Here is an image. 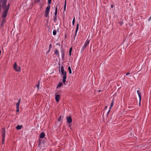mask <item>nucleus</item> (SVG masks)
Segmentation results:
<instances>
[{
  "label": "nucleus",
  "mask_w": 151,
  "mask_h": 151,
  "mask_svg": "<svg viewBox=\"0 0 151 151\" xmlns=\"http://www.w3.org/2000/svg\"><path fill=\"white\" fill-rule=\"evenodd\" d=\"M20 102V99H19L17 103L16 104V108H17V112H18L19 111V104Z\"/></svg>",
  "instance_id": "obj_7"
},
{
  "label": "nucleus",
  "mask_w": 151,
  "mask_h": 151,
  "mask_svg": "<svg viewBox=\"0 0 151 151\" xmlns=\"http://www.w3.org/2000/svg\"><path fill=\"white\" fill-rule=\"evenodd\" d=\"M62 83L61 82H60L58 84V86H57V88H58L59 87H60L62 85Z\"/></svg>",
  "instance_id": "obj_16"
},
{
  "label": "nucleus",
  "mask_w": 151,
  "mask_h": 151,
  "mask_svg": "<svg viewBox=\"0 0 151 151\" xmlns=\"http://www.w3.org/2000/svg\"><path fill=\"white\" fill-rule=\"evenodd\" d=\"M75 17H74L73 19V22H72L73 25H74V24H75Z\"/></svg>",
  "instance_id": "obj_22"
},
{
  "label": "nucleus",
  "mask_w": 151,
  "mask_h": 151,
  "mask_svg": "<svg viewBox=\"0 0 151 151\" xmlns=\"http://www.w3.org/2000/svg\"><path fill=\"white\" fill-rule=\"evenodd\" d=\"M49 13V11H45V16L46 17H47L48 16V15Z\"/></svg>",
  "instance_id": "obj_13"
},
{
  "label": "nucleus",
  "mask_w": 151,
  "mask_h": 151,
  "mask_svg": "<svg viewBox=\"0 0 151 151\" xmlns=\"http://www.w3.org/2000/svg\"><path fill=\"white\" fill-rule=\"evenodd\" d=\"M67 121L69 123H70L72 122V120L70 116H68L66 118Z\"/></svg>",
  "instance_id": "obj_9"
},
{
  "label": "nucleus",
  "mask_w": 151,
  "mask_h": 151,
  "mask_svg": "<svg viewBox=\"0 0 151 151\" xmlns=\"http://www.w3.org/2000/svg\"><path fill=\"white\" fill-rule=\"evenodd\" d=\"M13 68L14 70L17 72H19L21 71V69L20 67L17 65V63L15 62L13 65Z\"/></svg>",
  "instance_id": "obj_3"
},
{
  "label": "nucleus",
  "mask_w": 151,
  "mask_h": 151,
  "mask_svg": "<svg viewBox=\"0 0 151 151\" xmlns=\"http://www.w3.org/2000/svg\"><path fill=\"white\" fill-rule=\"evenodd\" d=\"M57 7H56V8L55 13V16H56V15H57Z\"/></svg>",
  "instance_id": "obj_23"
},
{
  "label": "nucleus",
  "mask_w": 151,
  "mask_h": 151,
  "mask_svg": "<svg viewBox=\"0 0 151 151\" xmlns=\"http://www.w3.org/2000/svg\"><path fill=\"white\" fill-rule=\"evenodd\" d=\"M22 125H18L17 127H16V128L18 130L20 129H22Z\"/></svg>",
  "instance_id": "obj_12"
},
{
  "label": "nucleus",
  "mask_w": 151,
  "mask_h": 151,
  "mask_svg": "<svg viewBox=\"0 0 151 151\" xmlns=\"http://www.w3.org/2000/svg\"><path fill=\"white\" fill-rule=\"evenodd\" d=\"M66 1H65V4L64 6V9L65 10V9H66Z\"/></svg>",
  "instance_id": "obj_26"
},
{
  "label": "nucleus",
  "mask_w": 151,
  "mask_h": 151,
  "mask_svg": "<svg viewBox=\"0 0 151 151\" xmlns=\"http://www.w3.org/2000/svg\"><path fill=\"white\" fill-rule=\"evenodd\" d=\"M51 0H48V2L49 4H50L51 3Z\"/></svg>",
  "instance_id": "obj_28"
},
{
  "label": "nucleus",
  "mask_w": 151,
  "mask_h": 151,
  "mask_svg": "<svg viewBox=\"0 0 151 151\" xmlns=\"http://www.w3.org/2000/svg\"><path fill=\"white\" fill-rule=\"evenodd\" d=\"M114 103V101L113 100L111 102V104L110 105V109H111L113 106V104Z\"/></svg>",
  "instance_id": "obj_17"
},
{
  "label": "nucleus",
  "mask_w": 151,
  "mask_h": 151,
  "mask_svg": "<svg viewBox=\"0 0 151 151\" xmlns=\"http://www.w3.org/2000/svg\"><path fill=\"white\" fill-rule=\"evenodd\" d=\"M45 136V133L43 132H42L40 135V137L41 138H43Z\"/></svg>",
  "instance_id": "obj_11"
},
{
  "label": "nucleus",
  "mask_w": 151,
  "mask_h": 151,
  "mask_svg": "<svg viewBox=\"0 0 151 151\" xmlns=\"http://www.w3.org/2000/svg\"><path fill=\"white\" fill-rule=\"evenodd\" d=\"M78 26H79V24H77V27H76V34H75V36L76 35V34H77V31L78 30Z\"/></svg>",
  "instance_id": "obj_15"
},
{
  "label": "nucleus",
  "mask_w": 151,
  "mask_h": 151,
  "mask_svg": "<svg viewBox=\"0 0 151 151\" xmlns=\"http://www.w3.org/2000/svg\"><path fill=\"white\" fill-rule=\"evenodd\" d=\"M2 132V144H4V138L5 136V130L4 128H3L1 130Z\"/></svg>",
  "instance_id": "obj_4"
},
{
  "label": "nucleus",
  "mask_w": 151,
  "mask_h": 151,
  "mask_svg": "<svg viewBox=\"0 0 151 151\" xmlns=\"http://www.w3.org/2000/svg\"><path fill=\"white\" fill-rule=\"evenodd\" d=\"M9 9V7L7 5V6H6V7L5 8V9H4V10L3 13L2 14V17L3 18H4L5 17Z\"/></svg>",
  "instance_id": "obj_2"
},
{
  "label": "nucleus",
  "mask_w": 151,
  "mask_h": 151,
  "mask_svg": "<svg viewBox=\"0 0 151 151\" xmlns=\"http://www.w3.org/2000/svg\"><path fill=\"white\" fill-rule=\"evenodd\" d=\"M68 70L69 71V74H71V73H72L71 70V68L70 66H69L68 67Z\"/></svg>",
  "instance_id": "obj_18"
},
{
  "label": "nucleus",
  "mask_w": 151,
  "mask_h": 151,
  "mask_svg": "<svg viewBox=\"0 0 151 151\" xmlns=\"http://www.w3.org/2000/svg\"><path fill=\"white\" fill-rule=\"evenodd\" d=\"M89 43V40H87L85 42L84 45L83 46L81 50L83 51L84 50L86 47L88 45Z\"/></svg>",
  "instance_id": "obj_6"
},
{
  "label": "nucleus",
  "mask_w": 151,
  "mask_h": 151,
  "mask_svg": "<svg viewBox=\"0 0 151 151\" xmlns=\"http://www.w3.org/2000/svg\"><path fill=\"white\" fill-rule=\"evenodd\" d=\"M72 50V47H71L70 48V50L69 51V55L70 56L71 55V53Z\"/></svg>",
  "instance_id": "obj_19"
},
{
  "label": "nucleus",
  "mask_w": 151,
  "mask_h": 151,
  "mask_svg": "<svg viewBox=\"0 0 151 151\" xmlns=\"http://www.w3.org/2000/svg\"><path fill=\"white\" fill-rule=\"evenodd\" d=\"M61 116H60L59 118H58V122H59L60 119H61Z\"/></svg>",
  "instance_id": "obj_27"
},
{
  "label": "nucleus",
  "mask_w": 151,
  "mask_h": 151,
  "mask_svg": "<svg viewBox=\"0 0 151 151\" xmlns=\"http://www.w3.org/2000/svg\"><path fill=\"white\" fill-rule=\"evenodd\" d=\"M6 0H1L0 1V4L2 5V7L4 9H5L6 6H4L6 4Z\"/></svg>",
  "instance_id": "obj_5"
},
{
  "label": "nucleus",
  "mask_w": 151,
  "mask_h": 151,
  "mask_svg": "<svg viewBox=\"0 0 151 151\" xmlns=\"http://www.w3.org/2000/svg\"><path fill=\"white\" fill-rule=\"evenodd\" d=\"M107 106H106L105 109H106L107 108Z\"/></svg>",
  "instance_id": "obj_31"
},
{
  "label": "nucleus",
  "mask_w": 151,
  "mask_h": 151,
  "mask_svg": "<svg viewBox=\"0 0 151 151\" xmlns=\"http://www.w3.org/2000/svg\"><path fill=\"white\" fill-rule=\"evenodd\" d=\"M60 95L59 94L55 95V99L57 102H58L60 101Z\"/></svg>",
  "instance_id": "obj_8"
},
{
  "label": "nucleus",
  "mask_w": 151,
  "mask_h": 151,
  "mask_svg": "<svg viewBox=\"0 0 151 151\" xmlns=\"http://www.w3.org/2000/svg\"><path fill=\"white\" fill-rule=\"evenodd\" d=\"M39 83H40V81H38V83L37 85V87L38 88V89H39V86H40V85H39Z\"/></svg>",
  "instance_id": "obj_24"
},
{
  "label": "nucleus",
  "mask_w": 151,
  "mask_h": 151,
  "mask_svg": "<svg viewBox=\"0 0 151 151\" xmlns=\"http://www.w3.org/2000/svg\"><path fill=\"white\" fill-rule=\"evenodd\" d=\"M50 9V6L49 5H48L47 7L45 10L46 11H49Z\"/></svg>",
  "instance_id": "obj_14"
},
{
  "label": "nucleus",
  "mask_w": 151,
  "mask_h": 151,
  "mask_svg": "<svg viewBox=\"0 0 151 151\" xmlns=\"http://www.w3.org/2000/svg\"><path fill=\"white\" fill-rule=\"evenodd\" d=\"M129 74H130V73H126V75H127Z\"/></svg>",
  "instance_id": "obj_30"
},
{
  "label": "nucleus",
  "mask_w": 151,
  "mask_h": 151,
  "mask_svg": "<svg viewBox=\"0 0 151 151\" xmlns=\"http://www.w3.org/2000/svg\"><path fill=\"white\" fill-rule=\"evenodd\" d=\"M57 33V31L56 30H54L53 32V34L54 35H55Z\"/></svg>",
  "instance_id": "obj_21"
},
{
  "label": "nucleus",
  "mask_w": 151,
  "mask_h": 151,
  "mask_svg": "<svg viewBox=\"0 0 151 151\" xmlns=\"http://www.w3.org/2000/svg\"><path fill=\"white\" fill-rule=\"evenodd\" d=\"M5 22V20L4 19H3L2 20V23H1V25H3V24Z\"/></svg>",
  "instance_id": "obj_25"
},
{
  "label": "nucleus",
  "mask_w": 151,
  "mask_h": 151,
  "mask_svg": "<svg viewBox=\"0 0 151 151\" xmlns=\"http://www.w3.org/2000/svg\"><path fill=\"white\" fill-rule=\"evenodd\" d=\"M61 73L63 76V82L65 85L66 84L65 83L66 80L67 78L66 72L65 71L63 68V66L61 67Z\"/></svg>",
  "instance_id": "obj_1"
},
{
  "label": "nucleus",
  "mask_w": 151,
  "mask_h": 151,
  "mask_svg": "<svg viewBox=\"0 0 151 151\" xmlns=\"http://www.w3.org/2000/svg\"><path fill=\"white\" fill-rule=\"evenodd\" d=\"M137 93L138 95L139 98V105H140V102H141V93L139 91L137 90Z\"/></svg>",
  "instance_id": "obj_10"
},
{
  "label": "nucleus",
  "mask_w": 151,
  "mask_h": 151,
  "mask_svg": "<svg viewBox=\"0 0 151 151\" xmlns=\"http://www.w3.org/2000/svg\"><path fill=\"white\" fill-rule=\"evenodd\" d=\"M51 47H52V45H51V44H50V45H49V51H50V48H51Z\"/></svg>",
  "instance_id": "obj_29"
},
{
  "label": "nucleus",
  "mask_w": 151,
  "mask_h": 151,
  "mask_svg": "<svg viewBox=\"0 0 151 151\" xmlns=\"http://www.w3.org/2000/svg\"><path fill=\"white\" fill-rule=\"evenodd\" d=\"M55 53L56 55H59L58 51V50H57L56 49L55 50Z\"/></svg>",
  "instance_id": "obj_20"
}]
</instances>
